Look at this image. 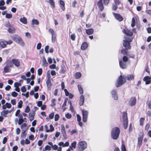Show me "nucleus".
Listing matches in <instances>:
<instances>
[{"mask_svg":"<svg viewBox=\"0 0 151 151\" xmlns=\"http://www.w3.org/2000/svg\"><path fill=\"white\" fill-rule=\"evenodd\" d=\"M120 133V130L119 128L116 127L112 129L111 131V137L112 138L114 139H117Z\"/></svg>","mask_w":151,"mask_h":151,"instance_id":"1","label":"nucleus"},{"mask_svg":"<svg viewBox=\"0 0 151 151\" xmlns=\"http://www.w3.org/2000/svg\"><path fill=\"white\" fill-rule=\"evenodd\" d=\"M12 39L15 42L19 43L22 46L24 45V43L21 37L18 35H14L11 37Z\"/></svg>","mask_w":151,"mask_h":151,"instance_id":"2","label":"nucleus"},{"mask_svg":"<svg viewBox=\"0 0 151 151\" xmlns=\"http://www.w3.org/2000/svg\"><path fill=\"white\" fill-rule=\"evenodd\" d=\"M132 40V38L128 37H124V39L123 40V46L126 50H129L131 48L129 42H131Z\"/></svg>","mask_w":151,"mask_h":151,"instance_id":"3","label":"nucleus"},{"mask_svg":"<svg viewBox=\"0 0 151 151\" xmlns=\"http://www.w3.org/2000/svg\"><path fill=\"white\" fill-rule=\"evenodd\" d=\"M78 150L79 151H83L87 147L86 142L84 141H81L78 144Z\"/></svg>","mask_w":151,"mask_h":151,"instance_id":"4","label":"nucleus"},{"mask_svg":"<svg viewBox=\"0 0 151 151\" xmlns=\"http://www.w3.org/2000/svg\"><path fill=\"white\" fill-rule=\"evenodd\" d=\"M122 118L124 127L126 129L127 128L128 125L127 114L126 112H124Z\"/></svg>","mask_w":151,"mask_h":151,"instance_id":"5","label":"nucleus"},{"mask_svg":"<svg viewBox=\"0 0 151 151\" xmlns=\"http://www.w3.org/2000/svg\"><path fill=\"white\" fill-rule=\"evenodd\" d=\"M126 82L125 78L120 76L118 78L117 83L116 84L117 87L120 86Z\"/></svg>","mask_w":151,"mask_h":151,"instance_id":"6","label":"nucleus"},{"mask_svg":"<svg viewBox=\"0 0 151 151\" xmlns=\"http://www.w3.org/2000/svg\"><path fill=\"white\" fill-rule=\"evenodd\" d=\"M48 32L51 35L52 42H55L56 40V36L54 30L50 28L49 29Z\"/></svg>","mask_w":151,"mask_h":151,"instance_id":"7","label":"nucleus"},{"mask_svg":"<svg viewBox=\"0 0 151 151\" xmlns=\"http://www.w3.org/2000/svg\"><path fill=\"white\" fill-rule=\"evenodd\" d=\"M82 113L83 115V122H86L87 121L88 112L87 111L83 110H82Z\"/></svg>","mask_w":151,"mask_h":151,"instance_id":"8","label":"nucleus"},{"mask_svg":"<svg viewBox=\"0 0 151 151\" xmlns=\"http://www.w3.org/2000/svg\"><path fill=\"white\" fill-rule=\"evenodd\" d=\"M12 60L13 64L16 67H18L20 66V62L18 59H13Z\"/></svg>","mask_w":151,"mask_h":151,"instance_id":"9","label":"nucleus"},{"mask_svg":"<svg viewBox=\"0 0 151 151\" xmlns=\"http://www.w3.org/2000/svg\"><path fill=\"white\" fill-rule=\"evenodd\" d=\"M114 16L116 19L119 21H121L123 20V18L119 14L115 13L113 12V13Z\"/></svg>","mask_w":151,"mask_h":151,"instance_id":"10","label":"nucleus"},{"mask_svg":"<svg viewBox=\"0 0 151 151\" xmlns=\"http://www.w3.org/2000/svg\"><path fill=\"white\" fill-rule=\"evenodd\" d=\"M136 102V99L134 97L131 98L129 102V104L131 106L134 105Z\"/></svg>","mask_w":151,"mask_h":151,"instance_id":"11","label":"nucleus"},{"mask_svg":"<svg viewBox=\"0 0 151 151\" xmlns=\"http://www.w3.org/2000/svg\"><path fill=\"white\" fill-rule=\"evenodd\" d=\"M12 110L9 111L8 110H4L1 112V115L5 117H7V115L9 113H10L12 111Z\"/></svg>","mask_w":151,"mask_h":151,"instance_id":"12","label":"nucleus"},{"mask_svg":"<svg viewBox=\"0 0 151 151\" xmlns=\"http://www.w3.org/2000/svg\"><path fill=\"white\" fill-rule=\"evenodd\" d=\"M122 32L124 33L129 36H132L133 35V32H132L130 30L127 29L126 28L125 29H123L122 30Z\"/></svg>","mask_w":151,"mask_h":151,"instance_id":"13","label":"nucleus"},{"mask_svg":"<svg viewBox=\"0 0 151 151\" xmlns=\"http://www.w3.org/2000/svg\"><path fill=\"white\" fill-rule=\"evenodd\" d=\"M6 47L5 40H0V50L2 48Z\"/></svg>","mask_w":151,"mask_h":151,"instance_id":"14","label":"nucleus"},{"mask_svg":"<svg viewBox=\"0 0 151 151\" xmlns=\"http://www.w3.org/2000/svg\"><path fill=\"white\" fill-rule=\"evenodd\" d=\"M103 0H99L97 3V5L100 10L102 11L104 9V7L102 4Z\"/></svg>","mask_w":151,"mask_h":151,"instance_id":"15","label":"nucleus"},{"mask_svg":"<svg viewBox=\"0 0 151 151\" xmlns=\"http://www.w3.org/2000/svg\"><path fill=\"white\" fill-rule=\"evenodd\" d=\"M143 81H145L146 84H149L150 83L151 80L150 77L146 76L144 78Z\"/></svg>","mask_w":151,"mask_h":151,"instance_id":"16","label":"nucleus"},{"mask_svg":"<svg viewBox=\"0 0 151 151\" xmlns=\"http://www.w3.org/2000/svg\"><path fill=\"white\" fill-rule=\"evenodd\" d=\"M84 96L82 95L80 97V101L79 103V104L80 106L82 105L84 102Z\"/></svg>","mask_w":151,"mask_h":151,"instance_id":"17","label":"nucleus"},{"mask_svg":"<svg viewBox=\"0 0 151 151\" xmlns=\"http://www.w3.org/2000/svg\"><path fill=\"white\" fill-rule=\"evenodd\" d=\"M88 47V44L86 42H83L81 46V49L82 50H85L87 49Z\"/></svg>","mask_w":151,"mask_h":151,"instance_id":"18","label":"nucleus"},{"mask_svg":"<svg viewBox=\"0 0 151 151\" xmlns=\"http://www.w3.org/2000/svg\"><path fill=\"white\" fill-rule=\"evenodd\" d=\"M8 31L9 33H14L15 32V29L12 26H10L8 28Z\"/></svg>","mask_w":151,"mask_h":151,"instance_id":"19","label":"nucleus"},{"mask_svg":"<svg viewBox=\"0 0 151 151\" xmlns=\"http://www.w3.org/2000/svg\"><path fill=\"white\" fill-rule=\"evenodd\" d=\"M119 65L120 67L122 69H125L126 68V64L125 63H124L120 61L119 62Z\"/></svg>","mask_w":151,"mask_h":151,"instance_id":"20","label":"nucleus"},{"mask_svg":"<svg viewBox=\"0 0 151 151\" xmlns=\"http://www.w3.org/2000/svg\"><path fill=\"white\" fill-rule=\"evenodd\" d=\"M112 97L115 100H116L118 99L117 94L115 91H112L111 92Z\"/></svg>","mask_w":151,"mask_h":151,"instance_id":"21","label":"nucleus"},{"mask_svg":"<svg viewBox=\"0 0 151 151\" xmlns=\"http://www.w3.org/2000/svg\"><path fill=\"white\" fill-rule=\"evenodd\" d=\"M10 68H12L13 67V65L12 62V60H8L6 62V65Z\"/></svg>","mask_w":151,"mask_h":151,"instance_id":"22","label":"nucleus"},{"mask_svg":"<svg viewBox=\"0 0 151 151\" xmlns=\"http://www.w3.org/2000/svg\"><path fill=\"white\" fill-rule=\"evenodd\" d=\"M143 138V136H142L139 137L138 138V145L139 147H140L142 143V140Z\"/></svg>","mask_w":151,"mask_h":151,"instance_id":"23","label":"nucleus"},{"mask_svg":"<svg viewBox=\"0 0 151 151\" xmlns=\"http://www.w3.org/2000/svg\"><path fill=\"white\" fill-rule=\"evenodd\" d=\"M60 7L63 11H64L65 10V3L62 0H60Z\"/></svg>","mask_w":151,"mask_h":151,"instance_id":"24","label":"nucleus"},{"mask_svg":"<svg viewBox=\"0 0 151 151\" xmlns=\"http://www.w3.org/2000/svg\"><path fill=\"white\" fill-rule=\"evenodd\" d=\"M48 2L50 4L52 8L55 7V3L54 0H49Z\"/></svg>","mask_w":151,"mask_h":151,"instance_id":"25","label":"nucleus"},{"mask_svg":"<svg viewBox=\"0 0 151 151\" xmlns=\"http://www.w3.org/2000/svg\"><path fill=\"white\" fill-rule=\"evenodd\" d=\"M76 143H77L76 142H73L71 144V145L70 146V148L72 150H73L74 149H75L76 148Z\"/></svg>","mask_w":151,"mask_h":151,"instance_id":"26","label":"nucleus"},{"mask_svg":"<svg viewBox=\"0 0 151 151\" xmlns=\"http://www.w3.org/2000/svg\"><path fill=\"white\" fill-rule=\"evenodd\" d=\"M86 33L88 35H90L92 34L93 32V30L92 29H86Z\"/></svg>","mask_w":151,"mask_h":151,"instance_id":"27","label":"nucleus"},{"mask_svg":"<svg viewBox=\"0 0 151 151\" xmlns=\"http://www.w3.org/2000/svg\"><path fill=\"white\" fill-rule=\"evenodd\" d=\"M20 21L24 24H26L27 23V18L25 17L20 18Z\"/></svg>","mask_w":151,"mask_h":151,"instance_id":"28","label":"nucleus"},{"mask_svg":"<svg viewBox=\"0 0 151 151\" xmlns=\"http://www.w3.org/2000/svg\"><path fill=\"white\" fill-rule=\"evenodd\" d=\"M42 62L43 66H46L47 65V63L46 59L44 56H42Z\"/></svg>","mask_w":151,"mask_h":151,"instance_id":"29","label":"nucleus"},{"mask_svg":"<svg viewBox=\"0 0 151 151\" xmlns=\"http://www.w3.org/2000/svg\"><path fill=\"white\" fill-rule=\"evenodd\" d=\"M126 78L128 80H133L134 77L133 75H129L127 76Z\"/></svg>","mask_w":151,"mask_h":151,"instance_id":"30","label":"nucleus"},{"mask_svg":"<svg viewBox=\"0 0 151 151\" xmlns=\"http://www.w3.org/2000/svg\"><path fill=\"white\" fill-rule=\"evenodd\" d=\"M10 67L6 66V65L4 68V71L5 73H8L10 71L11 69Z\"/></svg>","mask_w":151,"mask_h":151,"instance_id":"31","label":"nucleus"},{"mask_svg":"<svg viewBox=\"0 0 151 151\" xmlns=\"http://www.w3.org/2000/svg\"><path fill=\"white\" fill-rule=\"evenodd\" d=\"M35 114V113H33L32 114H31V113H30L29 114V119L31 121H32L34 119Z\"/></svg>","mask_w":151,"mask_h":151,"instance_id":"32","label":"nucleus"},{"mask_svg":"<svg viewBox=\"0 0 151 151\" xmlns=\"http://www.w3.org/2000/svg\"><path fill=\"white\" fill-rule=\"evenodd\" d=\"M78 87L79 93L81 94H83V91L81 86L80 85H78Z\"/></svg>","mask_w":151,"mask_h":151,"instance_id":"33","label":"nucleus"},{"mask_svg":"<svg viewBox=\"0 0 151 151\" xmlns=\"http://www.w3.org/2000/svg\"><path fill=\"white\" fill-rule=\"evenodd\" d=\"M23 102L22 100H20L18 102L17 107L19 108H21L22 107Z\"/></svg>","mask_w":151,"mask_h":151,"instance_id":"34","label":"nucleus"},{"mask_svg":"<svg viewBox=\"0 0 151 151\" xmlns=\"http://www.w3.org/2000/svg\"><path fill=\"white\" fill-rule=\"evenodd\" d=\"M54 130V128L52 124H50V129H48V132H53Z\"/></svg>","mask_w":151,"mask_h":151,"instance_id":"35","label":"nucleus"},{"mask_svg":"<svg viewBox=\"0 0 151 151\" xmlns=\"http://www.w3.org/2000/svg\"><path fill=\"white\" fill-rule=\"evenodd\" d=\"M135 24V19L134 17H133L132 19V21L131 23V26L132 27H134Z\"/></svg>","mask_w":151,"mask_h":151,"instance_id":"36","label":"nucleus"},{"mask_svg":"<svg viewBox=\"0 0 151 151\" xmlns=\"http://www.w3.org/2000/svg\"><path fill=\"white\" fill-rule=\"evenodd\" d=\"M32 23L33 24L38 25L39 24V22L36 19H33L32 21Z\"/></svg>","mask_w":151,"mask_h":151,"instance_id":"37","label":"nucleus"},{"mask_svg":"<svg viewBox=\"0 0 151 151\" xmlns=\"http://www.w3.org/2000/svg\"><path fill=\"white\" fill-rule=\"evenodd\" d=\"M81 74L80 73H77L76 74L75 78L77 79L79 78L81 76Z\"/></svg>","mask_w":151,"mask_h":151,"instance_id":"38","label":"nucleus"},{"mask_svg":"<svg viewBox=\"0 0 151 151\" xmlns=\"http://www.w3.org/2000/svg\"><path fill=\"white\" fill-rule=\"evenodd\" d=\"M61 132L62 134H64L65 133V128L64 125L63 124L61 125Z\"/></svg>","mask_w":151,"mask_h":151,"instance_id":"39","label":"nucleus"},{"mask_svg":"<svg viewBox=\"0 0 151 151\" xmlns=\"http://www.w3.org/2000/svg\"><path fill=\"white\" fill-rule=\"evenodd\" d=\"M30 111V109L29 106L28 105L27 106L25 109L24 111L26 113H29Z\"/></svg>","mask_w":151,"mask_h":151,"instance_id":"40","label":"nucleus"},{"mask_svg":"<svg viewBox=\"0 0 151 151\" xmlns=\"http://www.w3.org/2000/svg\"><path fill=\"white\" fill-rule=\"evenodd\" d=\"M12 15L10 14L6 13V17L7 19H10L12 17Z\"/></svg>","mask_w":151,"mask_h":151,"instance_id":"41","label":"nucleus"},{"mask_svg":"<svg viewBox=\"0 0 151 151\" xmlns=\"http://www.w3.org/2000/svg\"><path fill=\"white\" fill-rule=\"evenodd\" d=\"M145 120V118H141L140 119V125L142 126L143 124V122Z\"/></svg>","mask_w":151,"mask_h":151,"instance_id":"42","label":"nucleus"},{"mask_svg":"<svg viewBox=\"0 0 151 151\" xmlns=\"http://www.w3.org/2000/svg\"><path fill=\"white\" fill-rule=\"evenodd\" d=\"M5 43L6 44V46L7 44L10 45L13 43V41L12 40H9L8 41H7L6 40H5Z\"/></svg>","mask_w":151,"mask_h":151,"instance_id":"43","label":"nucleus"},{"mask_svg":"<svg viewBox=\"0 0 151 151\" xmlns=\"http://www.w3.org/2000/svg\"><path fill=\"white\" fill-rule=\"evenodd\" d=\"M38 74L39 76H40L42 75V69L41 68H39L37 70Z\"/></svg>","mask_w":151,"mask_h":151,"instance_id":"44","label":"nucleus"},{"mask_svg":"<svg viewBox=\"0 0 151 151\" xmlns=\"http://www.w3.org/2000/svg\"><path fill=\"white\" fill-rule=\"evenodd\" d=\"M55 99H53L52 100V104H51V106L52 107H54L55 106Z\"/></svg>","mask_w":151,"mask_h":151,"instance_id":"45","label":"nucleus"},{"mask_svg":"<svg viewBox=\"0 0 151 151\" xmlns=\"http://www.w3.org/2000/svg\"><path fill=\"white\" fill-rule=\"evenodd\" d=\"M11 95L14 97H16L18 95V93L15 91H13L12 92Z\"/></svg>","mask_w":151,"mask_h":151,"instance_id":"46","label":"nucleus"},{"mask_svg":"<svg viewBox=\"0 0 151 151\" xmlns=\"http://www.w3.org/2000/svg\"><path fill=\"white\" fill-rule=\"evenodd\" d=\"M54 115V114L53 112L51 113L49 115V118L50 119H52Z\"/></svg>","mask_w":151,"mask_h":151,"instance_id":"47","label":"nucleus"},{"mask_svg":"<svg viewBox=\"0 0 151 151\" xmlns=\"http://www.w3.org/2000/svg\"><path fill=\"white\" fill-rule=\"evenodd\" d=\"M24 122V119H19L18 124L19 125L21 124Z\"/></svg>","mask_w":151,"mask_h":151,"instance_id":"48","label":"nucleus"},{"mask_svg":"<svg viewBox=\"0 0 151 151\" xmlns=\"http://www.w3.org/2000/svg\"><path fill=\"white\" fill-rule=\"evenodd\" d=\"M59 115L58 114H56L55 115V121H57L59 119Z\"/></svg>","mask_w":151,"mask_h":151,"instance_id":"49","label":"nucleus"},{"mask_svg":"<svg viewBox=\"0 0 151 151\" xmlns=\"http://www.w3.org/2000/svg\"><path fill=\"white\" fill-rule=\"evenodd\" d=\"M49 68L51 69H55L56 68V65L55 64H52L50 65Z\"/></svg>","mask_w":151,"mask_h":151,"instance_id":"50","label":"nucleus"},{"mask_svg":"<svg viewBox=\"0 0 151 151\" xmlns=\"http://www.w3.org/2000/svg\"><path fill=\"white\" fill-rule=\"evenodd\" d=\"M21 91L23 92H25L26 91V89L25 86H23L21 87Z\"/></svg>","mask_w":151,"mask_h":151,"instance_id":"51","label":"nucleus"},{"mask_svg":"<svg viewBox=\"0 0 151 151\" xmlns=\"http://www.w3.org/2000/svg\"><path fill=\"white\" fill-rule=\"evenodd\" d=\"M70 38L71 39L73 40H74L75 39L76 36L74 34H73L70 36Z\"/></svg>","mask_w":151,"mask_h":151,"instance_id":"52","label":"nucleus"},{"mask_svg":"<svg viewBox=\"0 0 151 151\" xmlns=\"http://www.w3.org/2000/svg\"><path fill=\"white\" fill-rule=\"evenodd\" d=\"M21 85V84L20 83L18 82H16L14 84V86L15 87H19V86Z\"/></svg>","mask_w":151,"mask_h":151,"instance_id":"53","label":"nucleus"},{"mask_svg":"<svg viewBox=\"0 0 151 151\" xmlns=\"http://www.w3.org/2000/svg\"><path fill=\"white\" fill-rule=\"evenodd\" d=\"M64 91L65 93V95L66 96H69V94L70 93H69V92L67 91V89H64Z\"/></svg>","mask_w":151,"mask_h":151,"instance_id":"54","label":"nucleus"},{"mask_svg":"<svg viewBox=\"0 0 151 151\" xmlns=\"http://www.w3.org/2000/svg\"><path fill=\"white\" fill-rule=\"evenodd\" d=\"M41 47V43H39L37 45V50L40 49Z\"/></svg>","mask_w":151,"mask_h":151,"instance_id":"55","label":"nucleus"},{"mask_svg":"<svg viewBox=\"0 0 151 151\" xmlns=\"http://www.w3.org/2000/svg\"><path fill=\"white\" fill-rule=\"evenodd\" d=\"M5 105L6 106V107H7L8 108H10L11 106L12 105L10 103H6L5 104Z\"/></svg>","mask_w":151,"mask_h":151,"instance_id":"56","label":"nucleus"},{"mask_svg":"<svg viewBox=\"0 0 151 151\" xmlns=\"http://www.w3.org/2000/svg\"><path fill=\"white\" fill-rule=\"evenodd\" d=\"M22 95L25 96L27 98L29 96V92H27L26 93H22Z\"/></svg>","mask_w":151,"mask_h":151,"instance_id":"57","label":"nucleus"},{"mask_svg":"<svg viewBox=\"0 0 151 151\" xmlns=\"http://www.w3.org/2000/svg\"><path fill=\"white\" fill-rule=\"evenodd\" d=\"M42 101H39L37 102V106L38 107H40L42 105Z\"/></svg>","mask_w":151,"mask_h":151,"instance_id":"58","label":"nucleus"},{"mask_svg":"<svg viewBox=\"0 0 151 151\" xmlns=\"http://www.w3.org/2000/svg\"><path fill=\"white\" fill-rule=\"evenodd\" d=\"M122 59L123 61L124 62H126L128 60V58L126 56H124L122 58Z\"/></svg>","mask_w":151,"mask_h":151,"instance_id":"59","label":"nucleus"},{"mask_svg":"<svg viewBox=\"0 0 151 151\" xmlns=\"http://www.w3.org/2000/svg\"><path fill=\"white\" fill-rule=\"evenodd\" d=\"M68 100V99L67 98H66L65 99V100H64V103L62 105V107H65V106L66 105V103H67V101Z\"/></svg>","mask_w":151,"mask_h":151,"instance_id":"60","label":"nucleus"},{"mask_svg":"<svg viewBox=\"0 0 151 151\" xmlns=\"http://www.w3.org/2000/svg\"><path fill=\"white\" fill-rule=\"evenodd\" d=\"M29 138L30 140H33L34 139V136L33 135L31 134L29 136Z\"/></svg>","mask_w":151,"mask_h":151,"instance_id":"61","label":"nucleus"},{"mask_svg":"<svg viewBox=\"0 0 151 151\" xmlns=\"http://www.w3.org/2000/svg\"><path fill=\"white\" fill-rule=\"evenodd\" d=\"M27 126V124L26 123H24L21 126V129H22L23 128H25Z\"/></svg>","mask_w":151,"mask_h":151,"instance_id":"62","label":"nucleus"},{"mask_svg":"<svg viewBox=\"0 0 151 151\" xmlns=\"http://www.w3.org/2000/svg\"><path fill=\"white\" fill-rule=\"evenodd\" d=\"M20 110L19 109L17 110L15 114V116H17L20 114Z\"/></svg>","mask_w":151,"mask_h":151,"instance_id":"63","label":"nucleus"},{"mask_svg":"<svg viewBox=\"0 0 151 151\" xmlns=\"http://www.w3.org/2000/svg\"><path fill=\"white\" fill-rule=\"evenodd\" d=\"M145 12L150 15L151 16V10H147L145 11Z\"/></svg>","mask_w":151,"mask_h":151,"instance_id":"64","label":"nucleus"}]
</instances>
